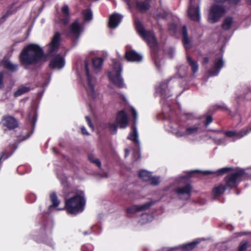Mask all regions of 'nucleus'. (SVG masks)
I'll return each instance as SVG.
<instances>
[{"label":"nucleus","instance_id":"23","mask_svg":"<svg viewBox=\"0 0 251 251\" xmlns=\"http://www.w3.org/2000/svg\"><path fill=\"white\" fill-rule=\"evenodd\" d=\"M62 12L64 15V18L60 20V23L64 24L67 25L70 20V15L69 7L67 5H64L62 8Z\"/></svg>","mask_w":251,"mask_h":251},{"label":"nucleus","instance_id":"46","mask_svg":"<svg viewBox=\"0 0 251 251\" xmlns=\"http://www.w3.org/2000/svg\"><path fill=\"white\" fill-rule=\"evenodd\" d=\"M226 1H227L230 4H236L238 2H239L240 0H226Z\"/></svg>","mask_w":251,"mask_h":251},{"label":"nucleus","instance_id":"47","mask_svg":"<svg viewBox=\"0 0 251 251\" xmlns=\"http://www.w3.org/2000/svg\"><path fill=\"white\" fill-rule=\"evenodd\" d=\"M81 132L84 135H88V133L87 132L86 128L84 126L81 127Z\"/></svg>","mask_w":251,"mask_h":251},{"label":"nucleus","instance_id":"26","mask_svg":"<svg viewBox=\"0 0 251 251\" xmlns=\"http://www.w3.org/2000/svg\"><path fill=\"white\" fill-rule=\"evenodd\" d=\"M182 35L184 46L186 49H188L190 47V44L187 35V29L185 26H184L182 28Z\"/></svg>","mask_w":251,"mask_h":251},{"label":"nucleus","instance_id":"53","mask_svg":"<svg viewBox=\"0 0 251 251\" xmlns=\"http://www.w3.org/2000/svg\"><path fill=\"white\" fill-rule=\"evenodd\" d=\"M246 1H247L248 3H249L250 4H251V0H246Z\"/></svg>","mask_w":251,"mask_h":251},{"label":"nucleus","instance_id":"19","mask_svg":"<svg viewBox=\"0 0 251 251\" xmlns=\"http://www.w3.org/2000/svg\"><path fill=\"white\" fill-rule=\"evenodd\" d=\"M123 16L118 14H113L109 18V25L110 28H116L121 23Z\"/></svg>","mask_w":251,"mask_h":251},{"label":"nucleus","instance_id":"45","mask_svg":"<svg viewBox=\"0 0 251 251\" xmlns=\"http://www.w3.org/2000/svg\"><path fill=\"white\" fill-rule=\"evenodd\" d=\"M3 74L2 73H0V88L3 87Z\"/></svg>","mask_w":251,"mask_h":251},{"label":"nucleus","instance_id":"51","mask_svg":"<svg viewBox=\"0 0 251 251\" xmlns=\"http://www.w3.org/2000/svg\"><path fill=\"white\" fill-rule=\"evenodd\" d=\"M217 2H224L225 1H226V0H214Z\"/></svg>","mask_w":251,"mask_h":251},{"label":"nucleus","instance_id":"22","mask_svg":"<svg viewBox=\"0 0 251 251\" xmlns=\"http://www.w3.org/2000/svg\"><path fill=\"white\" fill-rule=\"evenodd\" d=\"M126 57L129 61H140L142 59V56L134 50L127 51L126 53Z\"/></svg>","mask_w":251,"mask_h":251},{"label":"nucleus","instance_id":"6","mask_svg":"<svg viewBox=\"0 0 251 251\" xmlns=\"http://www.w3.org/2000/svg\"><path fill=\"white\" fill-rule=\"evenodd\" d=\"M225 13V10L224 7L214 4L210 9L208 16V21L211 23H216L220 20Z\"/></svg>","mask_w":251,"mask_h":251},{"label":"nucleus","instance_id":"50","mask_svg":"<svg viewBox=\"0 0 251 251\" xmlns=\"http://www.w3.org/2000/svg\"><path fill=\"white\" fill-rule=\"evenodd\" d=\"M213 173L212 172H210V171H205V172H203V174L204 175H209V174H212Z\"/></svg>","mask_w":251,"mask_h":251},{"label":"nucleus","instance_id":"38","mask_svg":"<svg viewBox=\"0 0 251 251\" xmlns=\"http://www.w3.org/2000/svg\"><path fill=\"white\" fill-rule=\"evenodd\" d=\"M233 169L230 167H225L220 169L216 172L217 175H222L227 173L229 171H232Z\"/></svg>","mask_w":251,"mask_h":251},{"label":"nucleus","instance_id":"42","mask_svg":"<svg viewBox=\"0 0 251 251\" xmlns=\"http://www.w3.org/2000/svg\"><path fill=\"white\" fill-rule=\"evenodd\" d=\"M212 118L211 116H208L206 117V121L205 122V126H207L209 124L212 122Z\"/></svg>","mask_w":251,"mask_h":251},{"label":"nucleus","instance_id":"29","mask_svg":"<svg viewBox=\"0 0 251 251\" xmlns=\"http://www.w3.org/2000/svg\"><path fill=\"white\" fill-rule=\"evenodd\" d=\"M226 189V187L224 185L220 184L213 189V193L215 196H219L223 194L225 191Z\"/></svg>","mask_w":251,"mask_h":251},{"label":"nucleus","instance_id":"3","mask_svg":"<svg viewBox=\"0 0 251 251\" xmlns=\"http://www.w3.org/2000/svg\"><path fill=\"white\" fill-rule=\"evenodd\" d=\"M135 25L137 32L147 42L151 48L157 46V40L154 33L150 31L145 30L142 23L138 20L135 21Z\"/></svg>","mask_w":251,"mask_h":251},{"label":"nucleus","instance_id":"49","mask_svg":"<svg viewBox=\"0 0 251 251\" xmlns=\"http://www.w3.org/2000/svg\"><path fill=\"white\" fill-rule=\"evenodd\" d=\"M209 62V59L208 57H204L203 60V64H207Z\"/></svg>","mask_w":251,"mask_h":251},{"label":"nucleus","instance_id":"39","mask_svg":"<svg viewBox=\"0 0 251 251\" xmlns=\"http://www.w3.org/2000/svg\"><path fill=\"white\" fill-rule=\"evenodd\" d=\"M148 181L152 185H156L159 183V178L157 177H152L151 175L150 178Z\"/></svg>","mask_w":251,"mask_h":251},{"label":"nucleus","instance_id":"33","mask_svg":"<svg viewBox=\"0 0 251 251\" xmlns=\"http://www.w3.org/2000/svg\"><path fill=\"white\" fill-rule=\"evenodd\" d=\"M198 243V242H193L183 245L182 247V251H190L193 250Z\"/></svg>","mask_w":251,"mask_h":251},{"label":"nucleus","instance_id":"35","mask_svg":"<svg viewBox=\"0 0 251 251\" xmlns=\"http://www.w3.org/2000/svg\"><path fill=\"white\" fill-rule=\"evenodd\" d=\"M83 15L84 20L89 21L92 20L93 15L92 12L90 10H85L83 11Z\"/></svg>","mask_w":251,"mask_h":251},{"label":"nucleus","instance_id":"32","mask_svg":"<svg viewBox=\"0 0 251 251\" xmlns=\"http://www.w3.org/2000/svg\"><path fill=\"white\" fill-rule=\"evenodd\" d=\"M151 174L150 173L143 170L141 171L139 173V177L144 181H148L150 178Z\"/></svg>","mask_w":251,"mask_h":251},{"label":"nucleus","instance_id":"5","mask_svg":"<svg viewBox=\"0 0 251 251\" xmlns=\"http://www.w3.org/2000/svg\"><path fill=\"white\" fill-rule=\"evenodd\" d=\"M86 75L87 78V86L86 89L88 92V95L92 98L95 99L98 95V93L97 90L94 89V86L96 83L95 78L92 77L89 73L88 64L87 61L85 62Z\"/></svg>","mask_w":251,"mask_h":251},{"label":"nucleus","instance_id":"1","mask_svg":"<svg viewBox=\"0 0 251 251\" xmlns=\"http://www.w3.org/2000/svg\"><path fill=\"white\" fill-rule=\"evenodd\" d=\"M22 64L35 65L46 60L43 49L37 44H30L25 46L19 56Z\"/></svg>","mask_w":251,"mask_h":251},{"label":"nucleus","instance_id":"10","mask_svg":"<svg viewBox=\"0 0 251 251\" xmlns=\"http://www.w3.org/2000/svg\"><path fill=\"white\" fill-rule=\"evenodd\" d=\"M61 34L58 32L54 33L51 42L48 45V53L53 55L58 50L60 45Z\"/></svg>","mask_w":251,"mask_h":251},{"label":"nucleus","instance_id":"40","mask_svg":"<svg viewBox=\"0 0 251 251\" xmlns=\"http://www.w3.org/2000/svg\"><path fill=\"white\" fill-rule=\"evenodd\" d=\"M172 132L173 134H174L177 137H181L182 136H178L177 135V132H185V130L183 129V128L181 126H178L177 128H173L172 130Z\"/></svg>","mask_w":251,"mask_h":251},{"label":"nucleus","instance_id":"36","mask_svg":"<svg viewBox=\"0 0 251 251\" xmlns=\"http://www.w3.org/2000/svg\"><path fill=\"white\" fill-rule=\"evenodd\" d=\"M105 127L108 128L112 134H115L117 132V126L116 125L107 123L105 125Z\"/></svg>","mask_w":251,"mask_h":251},{"label":"nucleus","instance_id":"16","mask_svg":"<svg viewBox=\"0 0 251 251\" xmlns=\"http://www.w3.org/2000/svg\"><path fill=\"white\" fill-rule=\"evenodd\" d=\"M50 67L52 69H60L64 66V59L60 55H57L51 60L50 64Z\"/></svg>","mask_w":251,"mask_h":251},{"label":"nucleus","instance_id":"52","mask_svg":"<svg viewBox=\"0 0 251 251\" xmlns=\"http://www.w3.org/2000/svg\"><path fill=\"white\" fill-rule=\"evenodd\" d=\"M126 156L128 154V151H127V150H126Z\"/></svg>","mask_w":251,"mask_h":251},{"label":"nucleus","instance_id":"15","mask_svg":"<svg viewBox=\"0 0 251 251\" xmlns=\"http://www.w3.org/2000/svg\"><path fill=\"white\" fill-rule=\"evenodd\" d=\"M3 126L7 127L9 129H13L18 126L17 120L13 117L7 116L4 117L1 122Z\"/></svg>","mask_w":251,"mask_h":251},{"label":"nucleus","instance_id":"43","mask_svg":"<svg viewBox=\"0 0 251 251\" xmlns=\"http://www.w3.org/2000/svg\"><path fill=\"white\" fill-rule=\"evenodd\" d=\"M85 119H86V121L87 122V123H88V125L90 127H91L93 129H94V127H93V126L92 123H91L90 119L88 116H86L85 117Z\"/></svg>","mask_w":251,"mask_h":251},{"label":"nucleus","instance_id":"28","mask_svg":"<svg viewBox=\"0 0 251 251\" xmlns=\"http://www.w3.org/2000/svg\"><path fill=\"white\" fill-rule=\"evenodd\" d=\"M30 90V88L28 86H23L19 88L14 93V96L16 97L22 95Z\"/></svg>","mask_w":251,"mask_h":251},{"label":"nucleus","instance_id":"20","mask_svg":"<svg viewBox=\"0 0 251 251\" xmlns=\"http://www.w3.org/2000/svg\"><path fill=\"white\" fill-rule=\"evenodd\" d=\"M150 0H146L145 1H136L135 7L140 12L144 13L146 12L150 9Z\"/></svg>","mask_w":251,"mask_h":251},{"label":"nucleus","instance_id":"34","mask_svg":"<svg viewBox=\"0 0 251 251\" xmlns=\"http://www.w3.org/2000/svg\"><path fill=\"white\" fill-rule=\"evenodd\" d=\"M50 198L52 202V205L51 206H57L59 205L60 201L58 200L56 194L55 193H52L50 195Z\"/></svg>","mask_w":251,"mask_h":251},{"label":"nucleus","instance_id":"2","mask_svg":"<svg viewBox=\"0 0 251 251\" xmlns=\"http://www.w3.org/2000/svg\"><path fill=\"white\" fill-rule=\"evenodd\" d=\"M85 202L84 192L78 190L74 197L66 200L65 208L69 213L75 215L84 210Z\"/></svg>","mask_w":251,"mask_h":251},{"label":"nucleus","instance_id":"25","mask_svg":"<svg viewBox=\"0 0 251 251\" xmlns=\"http://www.w3.org/2000/svg\"><path fill=\"white\" fill-rule=\"evenodd\" d=\"M187 60L189 66L191 68L193 73L194 74H195L196 72H197L199 68L197 62L193 60L191 57L189 56H187Z\"/></svg>","mask_w":251,"mask_h":251},{"label":"nucleus","instance_id":"21","mask_svg":"<svg viewBox=\"0 0 251 251\" xmlns=\"http://www.w3.org/2000/svg\"><path fill=\"white\" fill-rule=\"evenodd\" d=\"M224 66V62L222 58L215 60L214 67L209 72L211 76H215L218 74L220 69Z\"/></svg>","mask_w":251,"mask_h":251},{"label":"nucleus","instance_id":"12","mask_svg":"<svg viewBox=\"0 0 251 251\" xmlns=\"http://www.w3.org/2000/svg\"><path fill=\"white\" fill-rule=\"evenodd\" d=\"M190 18L194 21H199L200 13L198 4H193V0H190V6L188 11Z\"/></svg>","mask_w":251,"mask_h":251},{"label":"nucleus","instance_id":"13","mask_svg":"<svg viewBox=\"0 0 251 251\" xmlns=\"http://www.w3.org/2000/svg\"><path fill=\"white\" fill-rule=\"evenodd\" d=\"M116 123L121 128H125L128 125V118L124 110L119 111L116 117Z\"/></svg>","mask_w":251,"mask_h":251},{"label":"nucleus","instance_id":"8","mask_svg":"<svg viewBox=\"0 0 251 251\" xmlns=\"http://www.w3.org/2000/svg\"><path fill=\"white\" fill-rule=\"evenodd\" d=\"M83 31V26L78 23V21H75L70 25L69 29L66 34L67 36L72 40H75L78 39Z\"/></svg>","mask_w":251,"mask_h":251},{"label":"nucleus","instance_id":"24","mask_svg":"<svg viewBox=\"0 0 251 251\" xmlns=\"http://www.w3.org/2000/svg\"><path fill=\"white\" fill-rule=\"evenodd\" d=\"M167 86L168 84L167 82H162L156 87V92L157 93H160L162 96L165 97V93L167 90Z\"/></svg>","mask_w":251,"mask_h":251},{"label":"nucleus","instance_id":"7","mask_svg":"<svg viewBox=\"0 0 251 251\" xmlns=\"http://www.w3.org/2000/svg\"><path fill=\"white\" fill-rule=\"evenodd\" d=\"M245 174L244 170L238 169L235 170L231 174L227 176L226 178V187L231 188L236 187L240 178Z\"/></svg>","mask_w":251,"mask_h":251},{"label":"nucleus","instance_id":"14","mask_svg":"<svg viewBox=\"0 0 251 251\" xmlns=\"http://www.w3.org/2000/svg\"><path fill=\"white\" fill-rule=\"evenodd\" d=\"M251 131V126H248L247 127L242 129L239 132H236L235 130L227 131L225 133L227 137H235L236 139L241 138L244 136L246 135L249 132Z\"/></svg>","mask_w":251,"mask_h":251},{"label":"nucleus","instance_id":"44","mask_svg":"<svg viewBox=\"0 0 251 251\" xmlns=\"http://www.w3.org/2000/svg\"><path fill=\"white\" fill-rule=\"evenodd\" d=\"M4 153H5L4 152H2L1 153V154H0V163H1V160L2 159L5 160V159H6L8 157L7 156L4 157Z\"/></svg>","mask_w":251,"mask_h":251},{"label":"nucleus","instance_id":"30","mask_svg":"<svg viewBox=\"0 0 251 251\" xmlns=\"http://www.w3.org/2000/svg\"><path fill=\"white\" fill-rule=\"evenodd\" d=\"M93 66L96 70H100L103 63V60L101 58H96L93 60Z\"/></svg>","mask_w":251,"mask_h":251},{"label":"nucleus","instance_id":"48","mask_svg":"<svg viewBox=\"0 0 251 251\" xmlns=\"http://www.w3.org/2000/svg\"><path fill=\"white\" fill-rule=\"evenodd\" d=\"M12 14V12H10V11H8L2 17V19L4 20L5 18L7 17L8 16L11 15Z\"/></svg>","mask_w":251,"mask_h":251},{"label":"nucleus","instance_id":"41","mask_svg":"<svg viewBox=\"0 0 251 251\" xmlns=\"http://www.w3.org/2000/svg\"><path fill=\"white\" fill-rule=\"evenodd\" d=\"M248 242H241L238 248V251H246L248 247Z\"/></svg>","mask_w":251,"mask_h":251},{"label":"nucleus","instance_id":"31","mask_svg":"<svg viewBox=\"0 0 251 251\" xmlns=\"http://www.w3.org/2000/svg\"><path fill=\"white\" fill-rule=\"evenodd\" d=\"M233 23L232 19L231 18H226L224 21L222 26L223 28L225 30L229 29Z\"/></svg>","mask_w":251,"mask_h":251},{"label":"nucleus","instance_id":"54","mask_svg":"<svg viewBox=\"0 0 251 251\" xmlns=\"http://www.w3.org/2000/svg\"><path fill=\"white\" fill-rule=\"evenodd\" d=\"M246 234V233H241L240 234V235H244V234Z\"/></svg>","mask_w":251,"mask_h":251},{"label":"nucleus","instance_id":"11","mask_svg":"<svg viewBox=\"0 0 251 251\" xmlns=\"http://www.w3.org/2000/svg\"><path fill=\"white\" fill-rule=\"evenodd\" d=\"M192 187L190 184H187L184 187H179L175 190V192L177 194L180 199L188 200L191 196Z\"/></svg>","mask_w":251,"mask_h":251},{"label":"nucleus","instance_id":"18","mask_svg":"<svg viewBox=\"0 0 251 251\" xmlns=\"http://www.w3.org/2000/svg\"><path fill=\"white\" fill-rule=\"evenodd\" d=\"M199 129V126L195 125L194 126L187 127L185 130V132H177L176 134L178 136L195 135L198 133Z\"/></svg>","mask_w":251,"mask_h":251},{"label":"nucleus","instance_id":"17","mask_svg":"<svg viewBox=\"0 0 251 251\" xmlns=\"http://www.w3.org/2000/svg\"><path fill=\"white\" fill-rule=\"evenodd\" d=\"M154 203L153 201L147 202L141 205H133L127 209V212L129 213H134L138 211L145 210L149 208Z\"/></svg>","mask_w":251,"mask_h":251},{"label":"nucleus","instance_id":"9","mask_svg":"<svg viewBox=\"0 0 251 251\" xmlns=\"http://www.w3.org/2000/svg\"><path fill=\"white\" fill-rule=\"evenodd\" d=\"M131 112L134 118V124L132 127V130L129 133L127 137V139L131 140L137 145L139 146L140 145V142L139 140L138 133L135 124L136 121L137 119V113L135 109L133 107L131 108Z\"/></svg>","mask_w":251,"mask_h":251},{"label":"nucleus","instance_id":"37","mask_svg":"<svg viewBox=\"0 0 251 251\" xmlns=\"http://www.w3.org/2000/svg\"><path fill=\"white\" fill-rule=\"evenodd\" d=\"M88 159L91 162L95 164L99 168L100 167L101 163L99 159L95 158L92 155H89Z\"/></svg>","mask_w":251,"mask_h":251},{"label":"nucleus","instance_id":"4","mask_svg":"<svg viewBox=\"0 0 251 251\" xmlns=\"http://www.w3.org/2000/svg\"><path fill=\"white\" fill-rule=\"evenodd\" d=\"M114 64L113 70L109 73V77L113 83L120 88L124 86L123 80L121 76V66L119 62L113 61Z\"/></svg>","mask_w":251,"mask_h":251},{"label":"nucleus","instance_id":"27","mask_svg":"<svg viewBox=\"0 0 251 251\" xmlns=\"http://www.w3.org/2000/svg\"><path fill=\"white\" fill-rule=\"evenodd\" d=\"M4 67L10 71L15 72L18 69V65L13 64L12 62L8 60H5L2 62Z\"/></svg>","mask_w":251,"mask_h":251}]
</instances>
